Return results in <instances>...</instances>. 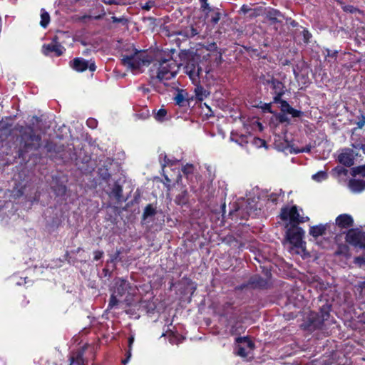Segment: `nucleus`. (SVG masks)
<instances>
[{
    "instance_id": "nucleus-38",
    "label": "nucleus",
    "mask_w": 365,
    "mask_h": 365,
    "mask_svg": "<svg viewBox=\"0 0 365 365\" xmlns=\"http://www.w3.org/2000/svg\"><path fill=\"white\" fill-rule=\"evenodd\" d=\"M351 146L356 150H362L365 154V138L357 140L351 144Z\"/></svg>"
},
{
    "instance_id": "nucleus-25",
    "label": "nucleus",
    "mask_w": 365,
    "mask_h": 365,
    "mask_svg": "<svg viewBox=\"0 0 365 365\" xmlns=\"http://www.w3.org/2000/svg\"><path fill=\"white\" fill-rule=\"evenodd\" d=\"M189 194L186 189H184L180 193H179L175 199V202L180 206H183L188 203Z\"/></svg>"
},
{
    "instance_id": "nucleus-32",
    "label": "nucleus",
    "mask_w": 365,
    "mask_h": 365,
    "mask_svg": "<svg viewBox=\"0 0 365 365\" xmlns=\"http://www.w3.org/2000/svg\"><path fill=\"white\" fill-rule=\"evenodd\" d=\"M351 173L352 176L360 175L365 178V165L352 168Z\"/></svg>"
},
{
    "instance_id": "nucleus-40",
    "label": "nucleus",
    "mask_w": 365,
    "mask_h": 365,
    "mask_svg": "<svg viewBox=\"0 0 365 365\" xmlns=\"http://www.w3.org/2000/svg\"><path fill=\"white\" fill-rule=\"evenodd\" d=\"M327 173L325 171H319L312 175V179L315 181L320 182L327 178Z\"/></svg>"
},
{
    "instance_id": "nucleus-5",
    "label": "nucleus",
    "mask_w": 365,
    "mask_h": 365,
    "mask_svg": "<svg viewBox=\"0 0 365 365\" xmlns=\"http://www.w3.org/2000/svg\"><path fill=\"white\" fill-rule=\"evenodd\" d=\"M121 63L135 73H140L143 66H148L152 62V57L144 51L133 48L129 55H121Z\"/></svg>"
},
{
    "instance_id": "nucleus-1",
    "label": "nucleus",
    "mask_w": 365,
    "mask_h": 365,
    "mask_svg": "<svg viewBox=\"0 0 365 365\" xmlns=\"http://www.w3.org/2000/svg\"><path fill=\"white\" fill-rule=\"evenodd\" d=\"M178 71V66L172 57H160L157 58L149 69L150 82L158 81L163 83L174 78Z\"/></svg>"
},
{
    "instance_id": "nucleus-6",
    "label": "nucleus",
    "mask_w": 365,
    "mask_h": 365,
    "mask_svg": "<svg viewBox=\"0 0 365 365\" xmlns=\"http://www.w3.org/2000/svg\"><path fill=\"white\" fill-rule=\"evenodd\" d=\"M130 289V284L128 281L119 279L115 282L113 293L110 297L108 308L112 309L120 302V299L125 296L124 302L126 304H130L133 296L129 293Z\"/></svg>"
},
{
    "instance_id": "nucleus-27",
    "label": "nucleus",
    "mask_w": 365,
    "mask_h": 365,
    "mask_svg": "<svg viewBox=\"0 0 365 365\" xmlns=\"http://www.w3.org/2000/svg\"><path fill=\"white\" fill-rule=\"evenodd\" d=\"M51 189L54 192L55 195L58 197L64 196L67 190L65 185L59 183L58 182H56V183L51 186Z\"/></svg>"
},
{
    "instance_id": "nucleus-11",
    "label": "nucleus",
    "mask_w": 365,
    "mask_h": 365,
    "mask_svg": "<svg viewBox=\"0 0 365 365\" xmlns=\"http://www.w3.org/2000/svg\"><path fill=\"white\" fill-rule=\"evenodd\" d=\"M346 242L354 247L365 248V232L357 228L349 229L346 232Z\"/></svg>"
},
{
    "instance_id": "nucleus-18",
    "label": "nucleus",
    "mask_w": 365,
    "mask_h": 365,
    "mask_svg": "<svg viewBox=\"0 0 365 365\" xmlns=\"http://www.w3.org/2000/svg\"><path fill=\"white\" fill-rule=\"evenodd\" d=\"M354 224L353 218L348 214H341L336 219V225L341 228H349Z\"/></svg>"
},
{
    "instance_id": "nucleus-14",
    "label": "nucleus",
    "mask_w": 365,
    "mask_h": 365,
    "mask_svg": "<svg viewBox=\"0 0 365 365\" xmlns=\"http://www.w3.org/2000/svg\"><path fill=\"white\" fill-rule=\"evenodd\" d=\"M283 18V14L274 8H269L265 12V19L269 22L270 25L282 23V19Z\"/></svg>"
},
{
    "instance_id": "nucleus-21",
    "label": "nucleus",
    "mask_w": 365,
    "mask_h": 365,
    "mask_svg": "<svg viewBox=\"0 0 365 365\" xmlns=\"http://www.w3.org/2000/svg\"><path fill=\"white\" fill-rule=\"evenodd\" d=\"M200 31L197 29L196 25L191 24L189 26H187L179 31H178V35L182 36L186 38H192L196 35L199 34Z\"/></svg>"
},
{
    "instance_id": "nucleus-46",
    "label": "nucleus",
    "mask_w": 365,
    "mask_h": 365,
    "mask_svg": "<svg viewBox=\"0 0 365 365\" xmlns=\"http://www.w3.org/2000/svg\"><path fill=\"white\" fill-rule=\"evenodd\" d=\"M111 21L113 23H120V24H122L123 25H126L128 23V19L124 16H122V17L112 16Z\"/></svg>"
},
{
    "instance_id": "nucleus-57",
    "label": "nucleus",
    "mask_w": 365,
    "mask_h": 365,
    "mask_svg": "<svg viewBox=\"0 0 365 365\" xmlns=\"http://www.w3.org/2000/svg\"><path fill=\"white\" fill-rule=\"evenodd\" d=\"M326 57H330V58H334L335 60L336 59V57H337V53H338V51H332V50H330V49H326Z\"/></svg>"
},
{
    "instance_id": "nucleus-41",
    "label": "nucleus",
    "mask_w": 365,
    "mask_h": 365,
    "mask_svg": "<svg viewBox=\"0 0 365 365\" xmlns=\"http://www.w3.org/2000/svg\"><path fill=\"white\" fill-rule=\"evenodd\" d=\"M357 128L361 129L365 125V112L360 111V115L358 117V120L356 122Z\"/></svg>"
},
{
    "instance_id": "nucleus-43",
    "label": "nucleus",
    "mask_w": 365,
    "mask_h": 365,
    "mask_svg": "<svg viewBox=\"0 0 365 365\" xmlns=\"http://www.w3.org/2000/svg\"><path fill=\"white\" fill-rule=\"evenodd\" d=\"M261 106H258L259 108H260L264 112H268L269 113H272L274 114V112L272 110V103H262V102L260 103Z\"/></svg>"
},
{
    "instance_id": "nucleus-56",
    "label": "nucleus",
    "mask_w": 365,
    "mask_h": 365,
    "mask_svg": "<svg viewBox=\"0 0 365 365\" xmlns=\"http://www.w3.org/2000/svg\"><path fill=\"white\" fill-rule=\"evenodd\" d=\"M139 118L145 120L150 117V111L148 109L143 110L138 114Z\"/></svg>"
},
{
    "instance_id": "nucleus-34",
    "label": "nucleus",
    "mask_w": 365,
    "mask_h": 365,
    "mask_svg": "<svg viewBox=\"0 0 365 365\" xmlns=\"http://www.w3.org/2000/svg\"><path fill=\"white\" fill-rule=\"evenodd\" d=\"M233 135L234 134L232 133V135H231V138H230L231 140L235 141V143H237L240 146L243 147L244 145H245L248 143L247 136V135H241L237 138L235 139V138H233Z\"/></svg>"
},
{
    "instance_id": "nucleus-4",
    "label": "nucleus",
    "mask_w": 365,
    "mask_h": 365,
    "mask_svg": "<svg viewBox=\"0 0 365 365\" xmlns=\"http://www.w3.org/2000/svg\"><path fill=\"white\" fill-rule=\"evenodd\" d=\"M185 71L192 83L195 85L194 91L196 98L200 101H203L210 95V92L200 84L202 68L200 65L199 57H193L189 59L185 66Z\"/></svg>"
},
{
    "instance_id": "nucleus-61",
    "label": "nucleus",
    "mask_w": 365,
    "mask_h": 365,
    "mask_svg": "<svg viewBox=\"0 0 365 365\" xmlns=\"http://www.w3.org/2000/svg\"><path fill=\"white\" fill-rule=\"evenodd\" d=\"M121 254V251L120 250H116L114 255L110 257V262L115 263L118 259L119 258L120 255Z\"/></svg>"
},
{
    "instance_id": "nucleus-15",
    "label": "nucleus",
    "mask_w": 365,
    "mask_h": 365,
    "mask_svg": "<svg viewBox=\"0 0 365 365\" xmlns=\"http://www.w3.org/2000/svg\"><path fill=\"white\" fill-rule=\"evenodd\" d=\"M324 326V321H305L300 325L301 328L309 333L317 329H322Z\"/></svg>"
},
{
    "instance_id": "nucleus-19",
    "label": "nucleus",
    "mask_w": 365,
    "mask_h": 365,
    "mask_svg": "<svg viewBox=\"0 0 365 365\" xmlns=\"http://www.w3.org/2000/svg\"><path fill=\"white\" fill-rule=\"evenodd\" d=\"M348 187L351 192L359 193L365 190V180L359 179H350Z\"/></svg>"
},
{
    "instance_id": "nucleus-8",
    "label": "nucleus",
    "mask_w": 365,
    "mask_h": 365,
    "mask_svg": "<svg viewBox=\"0 0 365 365\" xmlns=\"http://www.w3.org/2000/svg\"><path fill=\"white\" fill-rule=\"evenodd\" d=\"M176 285L177 294L180 296V300L187 299L190 301L191 297L196 289V286L194 284L192 281L187 277H182L176 284L173 282L170 283V289H172L173 287Z\"/></svg>"
},
{
    "instance_id": "nucleus-30",
    "label": "nucleus",
    "mask_w": 365,
    "mask_h": 365,
    "mask_svg": "<svg viewBox=\"0 0 365 365\" xmlns=\"http://www.w3.org/2000/svg\"><path fill=\"white\" fill-rule=\"evenodd\" d=\"M156 214V210L151 204L146 205L143 213V220H146L148 217H153Z\"/></svg>"
},
{
    "instance_id": "nucleus-17",
    "label": "nucleus",
    "mask_w": 365,
    "mask_h": 365,
    "mask_svg": "<svg viewBox=\"0 0 365 365\" xmlns=\"http://www.w3.org/2000/svg\"><path fill=\"white\" fill-rule=\"evenodd\" d=\"M322 304L319 305V312L317 314L318 319H327L330 317L331 304L328 300H321Z\"/></svg>"
},
{
    "instance_id": "nucleus-22",
    "label": "nucleus",
    "mask_w": 365,
    "mask_h": 365,
    "mask_svg": "<svg viewBox=\"0 0 365 365\" xmlns=\"http://www.w3.org/2000/svg\"><path fill=\"white\" fill-rule=\"evenodd\" d=\"M259 81L264 86H267L269 84V83H273V84H275V85H274V88L276 86H280V84L282 83V81L275 78L272 75H271L269 73L261 75L259 76Z\"/></svg>"
},
{
    "instance_id": "nucleus-13",
    "label": "nucleus",
    "mask_w": 365,
    "mask_h": 365,
    "mask_svg": "<svg viewBox=\"0 0 365 365\" xmlns=\"http://www.w3.org/2000/svg\"><path fill=\"white\" fill-rule=\"evenodd\" d=\"M248 284L250 285L251 289H263L269 287V281L262 277L260 275L255 274L250 277Z\"/></svg>"
},
{
    "instance_id": "nucleus-36",
    "label": "nucleus",
    "mask_w": 365,
    "mask_h": 365,
    "mask_svg": "<svg viewBox=\"0 0 365 365\" xmlns=\"http://www.w3.org/2000/svg\"><path fill=\"white\" fill-rule=\"evenodd\" d=\"M339 2L341 6V9L345 12L350 13V14H354L357 11H359V10L357 8L354 7L352 5H345L342 1H339Z\"/></svg>"
},
{
    "instance_id": "nucleus-12",
    "label": "nucleus",
    "mask_w": 365,
    "mask_h": 365,
    "mask_svg": "<svg viewBox=\"0 0 365 365\" xmlns=\"http://www.w3.org/2000/svg\"><path fill=\"white\" fill-rule=\"evenodd\" d=\"M357 153L350 148H345L338 156V161L346 167H351L354 163V156Z\"/></svg>"
},
{
    "instance_id": "nucleus-20",
    "label": "nucleus",
    "mask_w": 365,
    "mask_h": 365,
    "mask_svg": "<svg viewBox=\"0 0 365 365\" xmlns=\"http://www.w3.org/2000/svg\"><path fill=\"white\" fill-rule=\"evenodd\" d=\"M72 68L78 72H83L88 69V61L82 58H75L70 62Z\"/></svg>"
},
{
    "instance_id": "nucleus-26",
    "label": "nucleus",
    "mask_w": 365,
    "mask_h": 365,
    "mask_svg": "<svg viewBox=\"0 0 365 365\" xmlns=\"http://www.w3.org/2000/svg\"><path fill=\"white\" fill-rule=\"evenodd\" d=\"M326 225H319L310 227L309 234L314 237L317 238L325 234Z\"/></svg>"
},
{
    "instance_id": "nucleus-59",
    "label": "nucleus",
    "mask_w": 365,
    "mask_h": 365,
    "mask_svg": "<svg viewBox=\"0 0 365 365\" xmlns=\"http://www.w3.org/2000/svg\"><path fill=\"white\" fill-rule=\"evenodd\" d=\"M251 9H252L248 5L243 4L242 6V7L240 8V10L239 11V13L245 15L247 14H249V12H250Z\"/></svg>"
},
{
    "instance_id": "nucleus-60",
    "label": "nucleus",
    "mask_w": 365,
    "mask_h": 365,
    "mask_svg": "<svg viewBox=\"0 0 365 365\" xmlns=\"http://www.w3.org/2000/svg\"><path fill=\"white\" fill-rule=\"evenodd\" d=\"M131 350H132V348H129L128 347V349L126 351V353H125V358L124 359L122 360V363L125 365V364H127L128 362V361L130 360L131 356H132V354H131Z\"/></svg>"
},
{
    "instance_id": "nucleus-58",
    "label": "nucleus",
    "mask_w": 365,
    "mask_h": 365,
    "mask_svg": "<svg viewBox=\"0 0 365 365\" xmlns=\"http://www.w3.org/2000/svg\"><path fill=\"white\" fill-rule=\"evenodd\" d=\"M302 35H303V38H304V41L305 43H308L310 38L312 37V34L309 33V31L307 29H304L302 31Z\"/></svg>"
},
{
    "instance_id": "nucleus-3",
    "label": "nucleus",
    "mask_w": 365,
    "mask_h": 365,
    "mask_svg": "<svg viewBox=\"0 0 365 365\" xmlns=\"http://www.w3.org/2000/svg\"><path fill=\"white\" fill-rule=\"evenodd\" d=\"M15 130L20 134L19 157H23L25 153L36 150L40 148L41 137L35 133L31 126L16 125Z\"/></svg>"
},
{
    "instance_id": "nucleus-51",
    "label": "nucleus",
    "mask_w": 365,
    "mask_h": 365,
    "mask_svg": "<svg viewBox=\"0 0 365 365\" xmlns=\"http://www.w3.org/2000/svg\"><path fill=\"white\" fill-rule=\"evenodd\" d=\"M354 287L360 294H362L363 292L365 291V280L363 282H359L354 286Z\"/></svg>"
},
{
    "instance_id": "nucleus-53",
    "label": "nucleus",
    "mask_w": 365,
    "mask_h": 365,
    "mask_svg": "<svg viewBox=\"0 0 365 365\" xmlns=\"http://www.w3.org/2000/svg\"><path fill=\"white\" fill-rule=\"evenodd\" d=\"M260 11H261V8H256V9H251L250 12H249V17L250 19H253V18H255L258 16H259L260 14Z\"/></svg>"
},
{
    "instance_id": "nucleus-55",
    "label": "nucleus",
    "mask_w": 365,
    "mask_h": 365,
    "mask_svg": "<svg viewBox=\"0 0 365 365\" xmlns=\"http://www.w3.org/2000/svg\"><path fill=\"white\" fill-rule=\"evenodd\" d=\"M200 2L201 4V9L203 10V11H212V8H211L208 3H207V0H200Z\"/></svg>"
},
{
    "instance_id": "nucleus-62",
    "label": "nucleus",
    "mask_w": 365,
    "mask_h": 365,
    "mask_svg": "<svg viewBox=\"0 0 365 365\" xmlns=\"http://www.w3.org/2000/svg\"><path fill=\"white\" fill-rule=\"evenodd\" d=\"M94 255V260L98 261L99 260L103 255V252L101 250H96L93 252Z\"/></svg>"
},
{
    "instance_id": "nucleus-47",
    "label": "nucleus",
    "mask_w": 365,
    "mask_h": 365,
    "mask_svg": "<svg viewBox=\"0 0 365 365\" xmlns=\"http://www.w3.org/2000/svg\"><path fill=\"white\" fill-rule=\"evenodd\" d=\"M194 167L192 164H186L182 168V171L185 175H189L193 173Z\"/></svg>"
},
{
    "instance_id": "nucleus-23",
    "label": "nucleus",
    "mask_w": 365,
    "mask_h": 365,
    "mask_svg": "<svg viewBox=\"0 0 365 365\" xmlns=\"http://www.w3.org/2000/svg\"><path fill=\"white\" fill-rule=\"evenodd\" d=\"M275 88H276V91L274 92V96L273 98V102L275 103L281 104L282 102L284 101V100L282 99V97L285 93V90H284L285 86H284V83H282V84H280V86H276Z\"/></svg>"
},
{
    "instance_id": "nucleus-7",
    "label": "nucleus",
    "mask_w": 365,
    "mask_h": 365,
    "mask_svg": "<svg viewBox=\"0 0 365 365\" xmlns=\"http://www.w3.org/2000/svg\"><path fill=\"white\" fill-rule=\"evenodd\" d=\"M285 233L284 240L289 242L294 247L297 249H305V242L303 241L304 231L297 225H292L287 227Z\"/></svg>"
},
{
    "instance_id": "nucleus-45",
    "label": "nucleus",
    "mask_w": 365,
    "mask_h": 365,
    "mask_svg": "<svg viewBox=\"0 0 365 365\" xmlns=\"http://www.w3.org/2000/svg\"><path fill=\"white\" fill-rule=\"evenodd\" d=\"M288 114L292 115L294 118H299L303 115V112L299 110H296L293 108L292 107L290 108L289 111L287 113Z\"/></svg>"
},
{
    "instance_id": "nucleus-48",
    "label": "nucleus",
    "mask_w": 365,
    "mask_h": 365,
    "mask_svg": "<svg viewBox=\"0 0 365 365\" xmlns=\"http://www.w3.org/2000/svg\"><path fill=\"white\" fill-rule=\"evenodd\" d=\"M338 175H346L348 170L342 166H336L334 170Z\"/></svg>"
},
{
    "instance_id": "nucleus-63",
    "label": "nucleus",
    "mask_w": 365,
    "mask_h": 365,
    "mask_svg": "<svg viewBox=\"0 0 365 365\" xmlns=\"http://www.w3.org/2000/svg\"><path fill=\"white\" fill-rule=\"evenodd\" d=\"M245 289H250V285L248 284V281L247 282L242 283V284L236 287V289L237 290H243Z\"/></svg>"
},
{
    "instance_id": "nucleus-54",
    "label": "nucleus",
    "mask_w": 365,
    "mask_h": 365,
    "mask_svg": "<svg viewBox=\"0 0 365 365\" xmlns=\"http://www.w3.org/2000/svg\"><path fill=\"white\" fill-rule=\"evenodd\" d=\"M354 262L359 267L365 266V257H356L354 258Z\"/></svg>"
},
{
    "instance_id": "nucleus-37",
    "label": "nucleus",
    "mask_w": 365,
    "mask_h": 365,
    "mask_svg": "<svg viewBox=\"0 0 365 365\" xmlns=\"http://www.w3.org/2000/svg\"><path fill=\"white\" fill-rule=\"evenodd\" d=\"M277 120L280 123H289V118L286 115V113H274Z\"/></svg>"
},
{
    "instance_id": "nucleus-29",
    "label": "nucleus",
    "mask_w": 365,
    "mask_h": 365,
    "mask_svg": "<svg viewBox=\"0 0 365 365\" xmlns=\"http://www.w3.org/2000/svg\"><path fill=\"white\" fill-rule=\"evenodd\" d=\"M334 255L336 256H343L346 259L349 258L350 254L349 252V247L346 245H341L338 247L337 250L335 251Z\"/></svg>"
},
{
    "instance_id": "nucleus-35",
    "label": "nucleus",
    "mask_w": 365,
    "mask_h": 365,
    "mask_svg": "<svg viewBox=\"0 0 365 365\" xmlns=\"http://www.w3.org/2000/svg\"><path fill=\"white\" fill-rule=\"evenodd\" d=\"M167 110L164 108H160L155 113V118L159 122H163L165 120Z\"/></svg>"
},
{
    "instance_id": "nucleus-64",
    "label": "nucleus",
    "mask_w": 365,
    "mask_h": 365,
    "mask_svg": "<svg viewBox=\"0 0 365 365\" xmlns=\"http://www.w3.org/2000/svg\"><path fill=\"white\" fill-rule=\"evenodd\" d=\"M87 125L92 128H95L97 125V122L94 119H88L87 120Z\"/></svg>"
},
{
    "instance_id": "nucleus-52",
    "label": "nucleus",
    "mask_w": 365,
    "mask_h": 365,
    "mask_svg": "<svg viewBox=\"0 0 365 365\" xmlns=\"http://www.w3.org/2000/svg\"><path fill=\"white\" fill-rule=\"evenodd\" d=\"M292 106L285 100L280 104V109L282 113H287Z\"/></svg>"
},
{
    "instance_id": "nucleus-50",
    "label": "nucleus",
    "mask_w": 365,
    "mask_h": 365,
    "mask_svg": "<svg viewBox=\"0 0 365 365\" xmlns=\"http://www.w3.org/2000/svg\"><path fill=\"white\" fill-rule=\"evenodd\" d=\"M236 354L241 357H246L247 356V352L245 348L238 346L236 349Z\"/></svg>"
},
{
    "instance_id": "nucleus-39",
    "label": "nucleus",
    "mask_w": 365,
    "mask_h": 365,
    "mask_svg": "<svg viewBox=\"0 0 365 365\" xmlns=\"http://www.w3.org/2000/svg\"><path fill=\"white\" fill-rule=\"evenodd\" d=\"M284 191L280 189L279 192H272L268 195V200L271 201L274 204H277L279 196L284 195Z\"/></svg>"
},
{
    "instance_id": "nucleus-42",
    "label": "nucleus",
    "mask_w": 365,
    "mask_h": 365,
    "mask_svg": "<svg viewBox=\"0 0 365 365\" xmlns=\"http://www.w3.org/2000/svg\"><path fill=\"white\" fill-rule=\"evenodd\" d=\"M174 100L175 101V103L178 106H183V103L185 102V99L182 93L180 92H178L177 95L175 96Z\"/></svg>"
},
{
    "instance_id": "nucleus-33",
    "label": "nucleus",
    "mask_w": 365,
    "mask_h": 365,
    "mask_svg": "<svg viewBox=\"0 0 365 365\" xmlns=\"http://www.w3.org/2000/svg\"><path fill=\"white\" fill-rule=\"evenodd\" d=\"M210 12H212L211 15L210 22L212 24H217L221 19L222 14L219 11L218 9H212V11H211Z\"/></svg>"
},
{
    "instance_id": "nucleus-2",
    "label": "nucleus",
    "mask_w": 365,
    "mask_h": 365,
    "mask_svg": "<svg viewBox=\"0 0 365 365\" xmlns=\"http://www.w3.org/2000/svg\"><path fill=\"white\" fill-rule=\"evenodd\" d=\"M48 156L53 160H61L63 162L69 160L74 161L76 165L80 163H88L91 160L89 155H86L81 158V155L84 154L82 150L79 151L78 155L73 152V148H65L62 144H56L53 142H47L44 146Z\"/></svg>"
},
{
    "instance_id": "nucleus-49",
    "label": "nucleus",
    "mask_w": 365,
    "mask_h": 365,
    "mask_svg": "<svg viewBox=\"0 0 365 365\" xmlns=\"http://www.w3.org/2000/svg\"><path fill=\"white\" fill-rule=\"evenodd\" d=\"M66 35V33L63 31H58L57 34L53 37L52 42L54 44H61L59 42L60 38Z\"/></svg>"
},
{
    "instance_id": "nucleus-44",
    "label": "nucleus",
    "mask_w": 365,
    "mask_h": 365,
    "mask_svg": "<svg viewBox=\"0 0 365 365\" xmlns=\"http://www.w3.org/2000/svg\"><path fill=\"white\" fill-rule=\"evenodd\" d=\"M233 309H234V307L232 306V304L230 302H226L223 305V310H224L225 315H227V314L232 313Z\"/></svg>"
},
{
    "instance_id": "nucleus-28",
    "label": "nucleus",
    "mask_w": 365,
    "mask_h": 365,
    "mask_svg": "<svg viewBox=\"0 0 365 365\" xmlns=\"http://www.w3.org/2000/svg\"><path fill=\"white\" fill-rule=\"evenodd\" d=\"M98 175L100 178L105 181V182H108L110 181L111 175L108 172V170L106 167L99 168L98 170Z\"/></svg>"
},
{
    "instance_id": "nucleus-24",
    "label": "nucleus",
    "mask_w": 365,
    "mask_h": 365,
    "mask_svg": "<svg viewBox=\"0 0 365 365\" xmlns=\"http://www.w3.org/2000/svg\"><path fill=\"white\" fill-rule=\"evenodd\" d=\"M83 350L78 351L70 358L69 365H83Z\"/></svg>"
},
{
    "instance_id": "nucleus-16",
    "label": "nucleus",
    "mask_w": 365,
    "mask_h": 365,
    "mask_svg": "<svg viewBox=\"0 0 365 365\" xmlns=\"http://www.w3.org/2000/svg\"><path fill=\"white\" fill-rule=\"evenodd\" d=\"M63 47L61 44H44L42 47V52L45 56L50 55L51 53L54 52L56 56H60L63 53Z\"/></svg>"
},
{
    "instance_id": "nucleus-10",
    "label": "nucleus",
    "mask_w": 365,
    "mask_h": 365,
    "mask_svg": "<svg viewBox=\"0 0 365 365\" xmlns=\"http://www.w3.org/2000/svg\"><path fill=\"white\" fill-rule=\"evenodd\" d=\"M280 218L285 221L289 219V222L287 223L285 227L291 226L292 225H297L303 223L309 220L308 217L300 216L297 206L294 205L289 208L288 207H282L280 212Z\"/></svg>"
},
{
    "instance_id": "nucleus-31",
    "label": "nucleus",
    "mask_w": 365,
    "mask_h": 365,
    "mask_svg": "<svg viewBox=\"0 0 365 365\" xmlns=\"http://www.w3.org/2000/svg\"><path fill=\"white\" fill-rule=\"evenodd\" d=\"M50 22V16L49 14L44 9H41V21L40 25L43 28H46Z\"/></svg>"
},
{
    "instance_id": "nucleus-9",
    "label": "nucleus",
    "mask_w": 365,
    "mask_h": 365,
    "mask_svg": "<svg viewBox=\"0 0 365 365\" xmlns=\"http://www.w3.org/2000/svg\"><path fill=\"white\" fill-rule=\"evenodd\" d=\"M125 182V180L121 177L118 179H112L107 182V187L105 189L106 194L110 198L115 199L118 202H125L127 198L124 197L123 195V186Z\"/></svg>"
}]
</instances>
